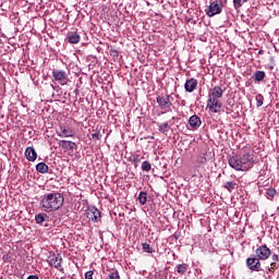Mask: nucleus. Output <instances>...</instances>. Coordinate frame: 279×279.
Returning a JSON list of instances; mask_svg holds the SVG:
<instances>
[{
  "instance_id": "nucleus-1",
  "label": "nucleus",
  "mask_w": 279,
  "mask_h": 279,
  "mask_svg": "<svg viewBox=\"0 0 279 279\" xmlns=\"http://www.w3.org/2000/svg\"><path fill=\"white\" fill-rule=\"evenodd\" d=\"M39 205L44 213H56L64 206V196L59 192L46 193L41 196Z\"/></svg>"
},
{
  "instance_id": "nucleus-2",
  "label": "nucleus",
  "mask_w": 279,
  "mask_h": 279,
  "mask_svg": "<svg viewBox=\"0 0 279 279\" xmlns=\"http://www.w3.org/2000/svg\"><path fill=\"white\" fill-rule=\"evenodd\" d=\"M228 162L229 167L235 171H250V169L254 167V156H252L250 153H246L240 157H230Z\"/></svg>"
},
{
  "instance_id": "nucleus-3",
  "label": "nucleus",
  "mask_w": 279,
  "mask_h": 279,
  "mask_svg": "<svg viewBox=\"0 0 279 279\" xmlns=\"http://www.w3.org/2000/svg\"><path fill=\"white\" fill-rule=\"evenodd\" d=\"M207 97L208 110L215 114L221 112V108L223 106V104H221V97H223V89L221 86H215L214 88L209 89Z\"/></svg>"
},
{
  "instance_id": "nucleus-4",
  "label": "nucleus",
  "mask_w": 279,
  "mask_h": 279,
  "mask_svg": "<svg viewBox=\"0 0 279 279\" xmlns=\"http://www.w3.org/2000/svg\"><path fill=\"white\" fill-rule=\"evenodd\" d=\"M205 12L209 19H213V16H217V14H221V12H223V4L217 0H214L209 3Z\"/></svg>"
},
{
  "instance_id": "nucleus-5",
  "label": "nucleus",
  "mask_w": 279,
  "mask_h": 279,
  "mask_svg": "<svg viewBox=\"0 0 279 279\" xmlns=\"http://www.w3.org/2000/svg\"><path fill=\"white\" fill-rule=\"evenodd\" d=\"M52 77L53 80H56V82H59L61 86H66V84H69L70 82L69 74H66V72L62 70H53Z\"/></svg>"
},
{
  "instance_id": "nucleus-6",
  "label": "nucleus",
  "mask_w": 279,
  "mask_h": 279,
  "mask_svg": "<svg viewBox=\"0 0 279 279\" xmlns=\"http://www.w3.org/2000/svg\"><path fill=\"white\" fill-rule=\"evenodd\" d=\"M85 215L89 221L97 223L101 219V211L99 209L92 207L85 211Z\"/></svg>"
},
{
  "instance_id": "nucleus-7",
  "label": "nucleus",
  "mask_w": 279,
  "mask_h": 279,
  "mask_svg": "<svg viewBox=\"0 0 279 279\" xmlns=\"http://www.w3.org/2000/svg\"><path fill=\"white\" fill-rule=\"evenodd\" d=\"M255 254L259 260H267L271 256V250L267 245H262L256 248Z\"/></svg>"
},
{
  "instance_id": "nucleus-8",
  "label": "nucleus",
  "mask_w": 279,
  "mask_h": 279,
  "mask_svg": "<svg viewBox=\"0 0 279 279\" xmlns=\"http://www.w3.org/2000/svg\"><path fill=\"white\" fill-rule=\"evenodd\" d=\"M48 264L50 267H54L59 271H64V268L62 267V256L60 255H52L48 257Z\"/></svg>"
},
{
  "instance_id": "nucleus-9",
  "label": "nucleus",
  "mask_w": 279,
  "mask_h": 279,
  "mask_svg": "<svg viewBox=\"0 0 279 279\" xmlns=\"http://www.w3.org/2000/svg\"><path fill=\"white\" fill-rule=\"evenodd\" d=\"M157 104L161 110H169L171 108V96H158Z\"/></svg>"
},
{
  "instance_id": "nucleus-10",
  "label": "nucleus",
  "mask_w": 279,
  "mask_h": 279,
  "mask_svg": "<svg viewBox=\"0 0 279 279\" xmlns=\"http://www.w3.org/2000/svg\"><path fill=\"white\" fill-rule=\"evenodd\" d=\"M246 266L251 271H260V259L258 257H248L246 259Z\"/></svg>"
},
{
  "instance_id": "nucleus-11",
  "label": "nucleus",
  "mask_w": 279,
  "mask_h": 279,
  "mask_svg": "<svg viewBox=\"0 0 279 279\" xmlns=\"http://www.w3.org/2000/svg\"><path fill=\"white\" fill-rule=\"evenodd\" d=\"M57 134L61 138H71L75 136V131H73L71 128H68V126H60Z\"/></svg>"
},
{
  "instance_id": "nucleus-12",
  "label": "nucleus",
  "mask_w": 279,
  "mask_h": 279,
  "mask_svg": "<svg viewBox=\"0 0 279 279\" xmlns=\"http://www.w3.org/2000/svg\"><path fill=\"white\" fill-rule=\"evenodd\" d=\"M25 156L26 160H28L29 162H34L38 158V154L36 153V149H34V147H27L25 149Z\"/></svg>"
},
{
  "instance_id": "nucleus-13",
  "label": "nucleus",
  "mask_w": 279,
  "mask_h": 279,
  "mask_svg": "<svg viewBox=\"0 0 279 279\" xmlns=\"http://www.w3.org/2000/svg\"><path fill=\"white\" fill-rule=\"evenodd\" d=\"M189 123L193 130H199V128L202 126V119L198 116L194 114L190 118Z\"/></svg>"
},
{
  "instance_id": "nucleus-14",
  "label": "nucleus",
  "mask_w": 279,
  "mask_h": 279,
  "mask_svg": "<svg viewBox=\"0 0 279 279\" xmlns=\"http://www.w3.org/2000/svg\"><path fill=\"white\" fill-rule=\"evenodd\" d=\"M184 88L186 93H193L195 88H197V80L196 78H190L185 82Z\"/></svg>"
},
{
  "instance_id": "nucleus-15",
  "label": "nucleus",
  "mask_w": 279,
  "mask_h": 279,
  "mask_svg": "<svg viewBox=\"0 0 279 279\" xmlns=\"http://www.w3.org/2000/svg\"><path fill=\"white\" fill-rule=\"evenodd\" d=\"M68 41L71 44V45H77V43H80V34H77V32H70L68 33Z\"/></svg>"
},
{
  "instance_id": "nucleus-16",
  "label": "nucleus",
  "mask_w": 279,
  "mask_h": 279,
  "mask_svg": "<svg viewBox=\"0 0 279 279\" xmlns=\"http://www.w3.org/2000/svg\"><path fill=\"white\" fill-rule=\"evenodd\" d=\"M60 146L62 147V149H74L75 147H77V145L75 144V142H71V141H60Z\"/></svg>"
},
{
  "instance_id": "nucleus-17",
  "label": "nucleus",
  "mask_w": 279,
  "mask_h": 279,
  "mask_svg": "<svg viewBox=\"0 0 279 279\" xmlns=\"http://www.w3.org/2000/svg\"><path fill=\"white\" fill-rule=\"evenodd\" d=\"M36 169L39 173H49V166L45 162L37 163Z\"/></svg>"
},
{
  "instance_id": "nucleus-18",
  "label": "nucleus",
  "mask_w": 279,
  "mask_h": 279,
  "mask_svg": "<svg viewBox=\"0 0 279 279\" xmlns=\"http://www.w3.org/2000/svg\"><path fill=\"white\" fill-rule=\"evenodd\" d=\"M137 199H138V203L142 206H145V204H147V193L146 192H140Z\"/></svg>"
},
{
  "instance_id": "nucleus-19",
  "label": "nucleus",
  "mask_w": 279,
  "mask_h": 279,
  "mask_svg": "<svg viewBox=\"0 0 279 279\" xmlns=\"http://www.w3.org/2000/svg\"><path fill=\"white\" fill-rule=\"evenodd\" d=\"M177 271H178V274H181V276L186 274V271H189V265L187 264H179L177 266Z\"/></svg>"
},
{
  "instance_id": "nucleus-20",
  "label": "nucleus",
  "mask_w": 279,
  "mask_h": 279,
  "mask_svg": "<svg viewBox=\"0 0 279 279\" xmlns=\"http://www.w3.org/2000/svg\"><path fill=\"white\" fill-rule=\"evenodd\" d=\"M279 257L277 254L271 255V263H270V268L269 271H271L272 269H278V267L276 266V263H278Z\"/></svg>"
},
{
  "instance_id": "nucleus-21",
  "label": "nucleus",
  "mask_w": 279,
  "mask_h": 279,
  "mask_svg": "<svg viewBox=\"0 0 279 279\" xmlns=\"http://www.w3.org/2000/svg\"><path fill=\"white\" fill-rule=\"evenodd\" d=\"M47 214H38L37 216H35L36 223H43L44 221H47Z\"/></svg>"
},
{
  "instance_id": "nucleus-22",
  "label": "nucleus",
  "mask_w": 279,
  "mask_h": 279,
  "mask_svg": "<svg viewBox=\"0 0 279 279\" xmlns=\"http://www.w3.org/2000/svg\"><path fill=\"white\" fill-rule=\"evenodd\" d=\"M158 130L161 132V134L169 132V122L159 124Z\"/></svg>"
},
{
  "instance_id": "nucleus-23",
  "label": "nucleus",
  "mask_w": 279,
  "mask_h": 279,
  "mask_svg": "<svg viewBox=\"0 0 279 279\" xmlns=\"http://www.w3.org/2000/svg\"><path fill=\"white\" fill-rule=\"evenodd\" d=\"M256 82H263L265 80V73L263 71H257L254 73Z\"/></svg>"
},
{
  "instance_id": "nucleus-24",
  "label": "nucleus",
  "mask_w": 279,
  "mask_h": 279,
  "mask_svg": "<svg viewBox=\"0 0 279 279\" xmlns=\"http://www.w3.org/2000/svg\"><path fill=\"white\" fill-rule=\"evenodd\" d=\"M255 100H256L257 108H260L263 106L264 101H265V97L262 94H258L255 97Z\"/></svg>"
},
{
  "instance_id": "nucleus-25",
  "label": "nucleus",
  "mask_w": 279,
  "mask_h": 279,
  "mask_svg": "<svg viewBox=\"0 0 279 279\" xmlns=\"http://www.w3.org/2000/svg\"><path fill=\"white\" fill-rule=\"evenodd\" d=\"M244 3H247V0H233L234 10H239Z\"/></svg>"
},
{
  "instance_id": "nucleus-26",
  "label": "nucleus",
  "mask_w": 279,
  "mask_h": 279,
  "mask_svg": "<svg viewBox=\"0 0 279 279\" xmlns=\"http://www.w3.org/2000/svg\"><path fill=\"white\" fill-rule=\"evenodd\" d=\"M278 192L276 191V189L274 187H269L267 191H266V195H267V198L268 199H271V197H276V194Z\"/></svg>"
},
{
  "instance_id": "nucleus-27",
  "label": "nucleus",
  "mask_w": 279,
  "mask_h": 279,
  "mask_svg": "<svg viewBox=\"0 0 279 279\" xmlns=\"http://www.w3.org/2000/svg\"><path fill=\"white\" fill-rule=\"evenodd\" d=\"M225 189H227V191H234V189H236V183L227 182V183H225Z\"/></svg>"
},
{
  "instance_id": "nucleus-28",
  "label": "nucleus",
  "mask_w": 279,
  "mask_h": 279,
  "mask_svg": "<svg viewBox=\"0 0 279 279\" xmlns=\"http://www.w3.org/2000/svg\"><path fill=\"white\" fill-rule=\"evenodd\" d=\"M142 246H143L144 252H146L147 254H154V248H151V246L149 244L143 243Z\"/></svg>"
},
{
  "instance_id": "nucleus-29",
  "label": "nucleus",
  "mask_w": 279,
  "mask_h": 279,
  "mask_svg": "<svg viewBox=\"0 0 279 279\" xmlns=\"http://www.w3.org/2000/svg\"><path fill=\"white\" fill-rule=\"evenodd\" d=\"M142 171H151V163H149L148 161H143Z\"/></svg>"
},
{
  "instance_id": "nucleus-30",
  "label": "nucleus",
  "mask_w": 279,
  "mask_h": 279,
  "mask_svg": "<svg viewBox=\"0 0 279 279\" xmlns=\"http://www.w3.org/2000/svg\"><path fill=\"white\" fill-rule=\"evenodd\" d=\"M108 279H121V277L119 276V271H111Z\"/></svg>"
},
{
  "instance_id": "nucleus-31",
  "label": "nucleus",
  "mask_w": 279,
  "mask_h": 279,
  "mask_svg": "<svg viewBox=\"0 0 279 279\" xmlns=\"http://www.w3.org/2000/svg\"><path fill=\"white\" fill-rule=\"evenodd\" d=\"M92 138H96V141H99V133H93Z\"/></svg>"
},
{
  "instance_id": "nucleus-32",
  "label": "nucleus",
  "mask_w": 279,
  "mask_h": 279,
  "mask_svg": "<svg viewBox=\"0 0 279 279\" xmlns=\"http://www.w3.org/2000/svg\"><path fill=\"white\" fill-rule=\"evenodd\" d=\"M219 1L220 5H226V3H228V0H217Z\"/></svg>"
},
{
  "instance_id": "nucleus-33",
  "label": "nucleus",
  "mask_w": 279,
  "mask_h": 279,
  "mask_svg": "<svg viewBox=\"0 0 279 279\" xmlns=\"http://www.w3.org/2000/svg\"><path fill=\"white\" fill-rule=\"evenodd\" d=\"M27 279H39V278L36 275H31V276L27 277Z\"/></svg>"
},
{
  "instance_id": "nucleus-34",
  "label": "nucleus",
  "mask_w": 279,
  "mask_h": 279,
  "mask_svg": "<svg viewBox=\"0 0 279 279\" xmlns=\"http://www.w3.org/2000/svg\"><path fill=\"white\" fill-rule=\"evenodd\" d=\"M201 162H206V157H202Z\"/></svg>"
},
{
  "instance_id": "nucleus-35",
  "label": "nucleus",
  "mask_w": 279,
  "mask_h": 279,
  "mask_svg": "<svg viewBox=\"0 0 279 279\" xmlns=\"http://www.w3.org/2000/svg\"><path fill=\"white\" fill-rule=\"evenodd\" d=\"M135 161H136V162H140V161H141V159L138 158V156L135 158Z\"/></svg>"
}]
</instances>
